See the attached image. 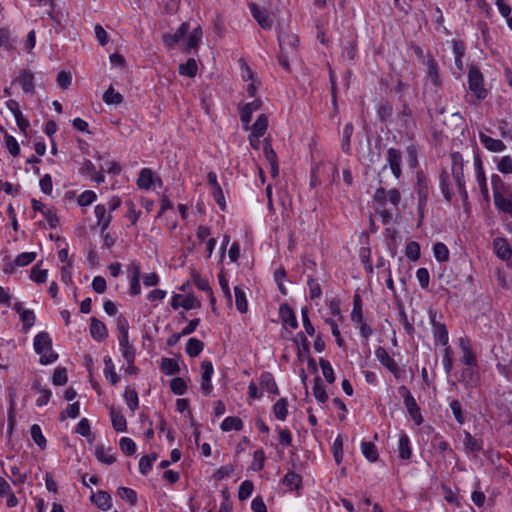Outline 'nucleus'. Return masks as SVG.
I'll use <instances>...</instances> for the list:
<instances>
[{"label": "nucleus", "instance_id": "obj_1", "mask_svg": "<svg viewBox=\"0 0 512 512\" xmlns=\"http://www.w3.org/2000/svg\"><path fill=\"white\" fill-rule=\"evenodd\" d=\"M280 53L278 55L279 65L286 71H290L289 58L297 54L298 36L290 31H281L278 35Z\"/></svg>", "mask_w": 512, "mask_h": 512}, {"label": "nucleus", "instance_id": "obj_2", "mask_svg": "<svg viewBox=\"0 0 512 512\" xmlns=\"http://www.w3.org/2000/svg\"><path fill=\"white\" fill-rule=\"evenodd\" d=\"M34 350L40 355L42 365L51 364L58 359V354L52 350V339L45 331L38 333L34 338Z\"/></svg>", "mask_w": 512, "mask_h": 512}, {"label": "nucleus", "instance_id": "obj_3", "mask_svg": "<svg viewBox=\"0 0 512 512\" xmlns=\"http://www.w3.org/2000/svg\"><path fill=\"white\" fill-rule=\"evenodd\" d=\"M468 87L471 96L477 101L484 100L488 95V90L484 86V76L476 66H471L468 72Z\"/></svg>", "mask_w": 512, "mask_h": 512}, {"label": "nucleus", "instance_id": "obj_4", "mask_svg": "<svg viewBox=\"0 0 512 512\" xmlns=\"http://www.w3.org/2000/svg\"><path fill=\"white\" fill-rule=\"evenodd\" d=\"M416 192L418 195V213L420 218L424 217V209L427 204L429 195L430 183L425 174L422 171H418L417 175Z\"/></svg>", "mask_w": 512, "mask_h": 512}, {"label": "nucleus", "instance_id": "obj_5", "mask_svg": "<svg viewBox=\"0 0 512 512\" xmlns=\"http://www.w3.org/2000/svg\"><path fill=\"white\" fill-rule=\"evenodd\" d=\"M373 199L376 203L382 206L388 201L396 210H398L399 203L401 201V193L396 188L387 191L385 188L380 187L375 191Z\"/></svg>", "mask_w": 512, "mask_h": 512}, {"label": "nucleus", "instance_id": "obj_6", "mask_svg": "<svg viewBox=\"0 0 512 512\" xmlns=\"http://www.w3.org/2000/svg\"><path fill=\"white\" fill-rule=\"evenodd\" d=\"M375 356L378 361L394 375L395 378H401L402 371L384 347H378L375 350Z\"/></svg>", "mask_w": 512, "mask_h": 512}, {"label": "nucleus", "instance_id": "obj_7", "mask_svg": "<svg viewBox=\"0 0 512 512\" xmlns=\"http://www.w3.org/2000/svg\"><path fill=\"white\" fill-rule=\"evenodd\" d=\"M250 12L261 28L270 30L273 26V19L266 10H262L256 3L249 4Z\"/></svg>", "mask_w": 512, "mask_h": 512}, {"label": "nucleus", "instance_id": "obj_8", "mask_svg": "<svg viewBox=\"0 0 512 512\" xmlns=\"http://www.w3.org/2000/svg\"><path fill=\"white\" fill-rule=\"evenodd\" d=\"M214 373L213 364L211 361L204 360L201 363V390L205 395H209L212 391L211 378Z\"/></svg>", "mask_w": 512, "mask_h": 512}, {"label": "nucleus", "instance_id": "obj_9", "mask_svg": "<svg viewBox=\"0 0 512 512\" xmlns=\"http://www.w3.org/2000/svg\"><path fill=\"white\" fill-rule=\"evenodd\" d=\"M171 306L173 309L182 307L185 310H190L193 308H199L200 302L192 295L174 294L172 297Z\"/></svg>", "mask_w": 512, "mask_h": 512}, {"label": "nucleus", "instance_id": "obj_10", "mask_svg": "<svg viewBox=\"0 0 512 512\" xmlns=\"http://www.w3.org/2000/svg\"><path fill=\"white\" fill-rule=\"evenodd\" d=\"M480 379V375L478 372L477 366H465L462 369L460 375V382H462L466 387H476Z\"/></svg>", "mask_w": 512, "mask_h": 512}, {"label": "nucleus", "instance_id": "obj_11", "mask_svg": "<svg viewBox=\"0 0 512 512\" xmlns=\"http://www.w3.org/2000/svg\"><path fill=\"white\" fill-rule=\"evenodd\" d=\"M387 161L393 175L398 179L401 176V162L402 153L400 150L395 148H389L387 150Z\"/></svg>", "mask_w": 512, "mask_h": 512}, {"label": "nucleus", "instance_id": "obj_12", "mask_svg": "<svg viewBox=\"0 0 512 512\" xmlns=\"http://www.w3.org/2000/svg\"><path fill=\"white\" fill-rule=\"evenodd\" d=\"M459 346L462 351L461 362L465 366H477V358L470 346L469 340H467L466 338H460Z\"/></svg>", "mask_w": 512, "mask_h": 512}, {"label": "nucleus", "instance_id": "obj_13", "mask_svg": "<svg viewBox=\"0 0 512 512\" xmlns=\"http://www.w3.org/2000/svg\"><path fill=\"white\" fill-rule=\"evenodd\" d=\"M32 208L34 211L40 212L46 218L51 228H55L57 226L59 219L52 209L48 208L45 204L36 199H32Z\"/></svg>", "mask_w": 512, "mask_h": 512}, {"label": "nucleus", "instance_id": "obj_14", "mask_svg": "<svg viewBox=\"0 0 512 512\" xmlns=\"http://www.w3.org/2000/svg\"><path fill=\"white\" fill-rule=\"evenodd\" d=\"M474 167H475V174H476V180L478 183V186L480 188V191L484 198L488 199L489 192H488V186L486 181V176L484 172V168L482 165V161L479 156H476L474 159Z\"/></svg>", "mask_w": 512, "mask_h": 512}, {"label": "nucleus", "instance_id": "obj_15", "mask_svg": "<svg viewBox=\"0 0 512 512\" xmlns=\"http://www.w3.org/2000/svg\"><path fill=\"white\" fill-rule=\"evenodd\" d=\"M450 158L452 163V176L455 183L465 181L463 171L464 161L462 155L459 152H454L451 154Z\"/></svg>", "mask_w": 512, "mask_h": 512}, {"label": "nucleus", "instance_id": "obj_16", "mask_svg": "<svg viewBox=\"0 0 512 512\" xmlns=\"http://www.w3.org/2000/svg\"><path fill=\"white\" fill-rule=\"evenodd\" d=\"M268 127V118L266 115L261 114L252 126V132L249 136L251 146H254V138L258 139L262 137Z\"/></svg>", "mask_w": 512, "mask_h": 512}, {"label": "nucleus", "instance_id": "obj_17", "mask_svg": "<svg viewBox=\"0 0 512 512\" xmlns=\"http://www.w3.org/2000/svg\"><path fill=\"white\" fill-rule=\"evenodd\" d=\"M279 317L284 325L296 329L298 327V321L293 309L286 303L281 304L279 308Z\"/></svg>", "mask_w": 512, "mask_h": 512}, {"label": "nucleus", "instance_id": "obj_18", "mask_svg": "<svg viewBox=\"0 0 512 512\" xmlns=\"http://www.w3.org/2000/svg\"><path fill=\"white\" fill-rule=\"evenodd\" d=\"M262 101L260 99H254L252 102L245 104L239 109L240 119L243 124L247 125L251 121L253 112L261 108Z\"/></svg>", "mask_w": 512, "mask_h": 512}, {"label": "nucleus", "instance_id": "obj_19", "mask_svg": "<svg viewBox=\"0 0 512 512\" xmlns=\"http://www.w3.org/2000/svg\"><path fill=\"white\" fill-rule=\"evenodd\" d=\"M94 212L97 218V225L100 226V232L103 233L109 227L112 220V215L107 213V208L105 205H96Z\"/></svg>", "mask_w": 512, "mask_h": 512}, {"label": "nucleus", "instance_id": "obj_20", "mask_svg": "<svg viewBox=\"0 0 512 512\" xmlns=\"http://www.w3.org/2000/svg\"><path fill=\"white\" fill-rule=\"evenodd\" d=\"M431 324L435 341L441 343L443 346H448L449 338L446 326L436 322L435 315L431 316Z\"/></svg>", "mask_w": 512, "mask_h": 512}, {"label": "nucleus", "instance_id": "obj_21", "mask_svg": "<svg viewBox=\"0 0 512 512\" xmlns=\"http://www.w3.org/2000/svg\"><path fill=\"white\" fill-rule=\"evenodd\" d=\"M263 151H264V156L270 165L271 175L273 177L278 176L279 167H278L277 155H276L275 151L273 150L270 142L267 139H265Z\"/></svg>", "mask_w": 512, "mask_h": 512}, {"label": "nucleus", "instance_id": "obj_22", "mask_svg": "<svg viewBox=\"0 0 512 512\" xmlns=\"http://www.w3.org/2000/svg\"><path fill=\"white\" fill-rule=\"evenodd\" d=\"M18 83L21 85L24 93L32 94L35 90L34 74L26 69L20 71L17 78Z\"/></svg>", "mask_w": 512, "mask_h": 512}, {"label": "nucleus", "instance_id": "obj_23", "mask_svg": "<svg viewBox=\"0 0 512 512\" xmlns=\"http://www.w3.org/2000/svg\"><path fill=\"white\" fill-rule=\"evenodd\" d=\"M90 334L96 341H103L107 338L108 332L105 324L95 317L91 318Z\"/></svg>", "mask_w": 512, "mask_h": 512}, {"label": "nucleus", "instance_id": "obj_24", "mask_svg": "<svg viewBox=\"0 0 512 512\" xmlns=\"http://www.w3.org/2000/svg\"><path fill=\"white\" fill-rule=\"evenodd\" d=\"M189 24L184 22L180 25V27L173 34H165L163 36V42L168 46L172 47L177 44L189 31Z\"/></svg>", "mask_w": 512, "mask_h": 512}, {"label": "nucleus", "instance_id": "obj_25", "mask_svg": "<svg viewBox=\"0 0 512 512\" xmlns=\"http://www.w3.org/2000/svg\"><path fill=\"white\" fill-rule=\"evenodd\" d=\"M91 501L101 510L107 511L112 506V498L106 491L99 490L91 495Z\"/></svg>", "mask_w": 512, "mask_h": 512}, {"label": "nucleus", "instance_id": "obj_26", "mask_svg": "<svg viewBox=\"0 0 512 512\" xmlns=\"http://www.w3.org/2000/svg\"><path fill=\"white\" fill-rule=\"evenodd\" d=\"M294 341L298 345L297 357L303 361L310 356V343L302 332L297 333Z\"/></svg>", "mask_w": 512, "mask_h": 512}, {"label": "nucleus", "instance_id": "obj_27", "mask_svg": "<svg viewBox=\"0 0 512 512\" xmlns=\"http://www.w3.org/2000/svg\"><path fill=\"white\" fill-rule=\"evenodd\" d=\"M425 65L427 67V78L433 83V85L439 86L441 84V79L438 64L435 59L429 55L425 61Z\"/></svg>", "mask_w": 512, "mask_h": 512}, {"label": "nucleus", "instance_id": "obj_28", "mask_svg": "<svg viewBox=\"0 0 512 512\" xmlns=\"http://www.w3.org/2000/svg\"><path fill=\"white\" fill-rule=\"evenodd\" d=\"M479 139L481 143L484 145V147L491 152H501L506 148L503 141L499 139H494L484 133L479 134Z\"/></svg>", "mask_w": 512, "mask_h": 512}, {"label": "nucleus", "instance_id": "obj_29", "mask_svg": "<svg viewBox=\"0 0 512 512\" xmlns=\"http://www.w3.org/2000/svg\"><path fill=\"white\" fill-rule=\"evenodd\" d=\"M404 405L410 415V417L413 419V421L417 424V425H420L423 423V417L420 413V407L418 406L416 400L414 397H408V399H406L404 401Z\"/></svg>", "mask_w": 512, "mask_h": 512}, {"label": "nucleus", "instance_id": "obj_30", "mask_svg": "<svg viewBox=\"0 0 512 512\" xmlns=\"http://www.w3.org/2000/svg\"><path fill=\"white\" fill-rule=\"evenodd\" d=\"M493 197L496 208L512 217V194L506 197L502 193H495Z\"/></svg>", "mask_w": 512, "mask_h": 512}, {"label": "nucleus", "instance_id": "obj_31", "mask_svg": "<svg viewBox=\"0 0 512 512\" xmlns=\"http://www.w3.org/2000/svg\"><path fill=\"white\" fill-rule=\"evenodd\" d=\"M110 417L113 429L116 432H124L127 429V421L126 418L122 415V413L115 409L114 407L110 408Z\"/></svg>", "mask_w": 512, "mask_h": 512}, {"label": "nucleus", "instance_id": "obj_32", "mask_svg": "<svg viewBox=\"0 0 512 512\" xmlns=\"http://www.w3.org/2000/svg\"><path fill=\"white\" fill-rule=\"evenodd\" d=\"M463 445L468 451L477 454L483 449V444L480 439H476L471 433L464 431Z\"/></svg>", "mask_w": 512, "mask_h": 512}, {"label": "nucleus", "instance_id": "obj_33", "mask_svg": "<svg viewBox=\"0 0 512 512\" xmlns=\"http://www.w3.org/2000/svg\"><path fill=\"white\" fill-rule=\"evenodd\" d=\"M494 249L496 252V255L502 259L507 260L512 255V249L510 248L509 244L506 240L498 238L494 240Z\"/></svg>", "mask_w": 512, "mask_h": 512}, {"label": "nucleus", "instance_id": "obj_34", "mask_svg": "<svg viewBox=\"0 0 512 512\" xmlns=\"http://www.w3.org/2000/svg\"><path fill=\"white\" fill-rule=\"evenodd\" d=\"M398 450H399V457L403 460H408L411 458L412 451L410 448V439L406 433H401L399 437V444H398Z\"/></svg>", "mask_w": 512, "mask_h": 512}, {"label": "nucleus", "instance_id": "obj_35", "mask_svg": "<svg viewBox=\"0 0 512 512\" xmlns=\"http://www.w3.org/2000/svg\"><path fill=\"white\" fill-rule=\"evenodd\" d=\"M111 448L105 449L103 445H99L95 449V457L98 461L107 464L112 465L116 461V457L110 453Z\"/></svg>", "mask_w": 512, "mask_h": 512}, {"label": "nucleus", "instance_id": "obj_36", "mask_svg": "<svg viewBox=\"0 0 512 512\" xmlns=\"http://www.w3.org/2000/svg\"><path fill=\"white\" fill-rule=\"evenodd\" d=\"M202 36V29L200 26H198L190 33L186 43L185 52L190 53L192 49H197L202 39Z\"/></svg>", "mask_w": 512, "mask_h": 512}, {"label": "nucleus", "instance_id": "obj_37", "mask_svg": "<svg viewBox=\"0 0 512 512\" xmlns=\"http://www.w3.org/2000/svg\"><path fill=\"white\" fill-rule=\"evenodd\" d=\"M260 385L262 388H265L267 392L272 394H278V387L277 384L272 376L271 373L265 372L261 374L260 377Z\"/></svg>", "mask_w": 512, "mask_h": 512}, {"label": "nucleus", "instance_id": "obj_38", "mask_svg": "<svg viewBox=\"0 0 512 512\" xmlns=\"http://www.w3.org/2000/svg\"><path fill=\"white\" fill-rule=\"evenodd\" d=\"M351 320L357 324L363 322L362 299L359 294H355L353 296V310L351 313Z\"/></svg>", "mask_w": 512, "mask_h": 512}, {"label": "nucleus", "instance_id": "obj_39", "mask_svg": "<svg viewBox=\"0 0 512 512\" xmlns=\"http://www.w3.org/2000/svg\"><path fill=\"white\" fill-rule=\"evenodd\" d=\"M153 183V172L149 168H143L137 179V185L140 189H149Z\"/></svg>", "mask_w": 512, "mask_h": 512}, {"label": "nucleus", "instance_id": "obj_40", "mask_svg": "<svg viewBox=\"0 0 512 512\" xmlns=\"http://www.w3.org/2000/svg\"><path fill=\"white\" fill-rule=\"evenodd\" d=\"M361 451L368 461L376 462L378 460V450L372 442L363 441L361 443Z\"/></svg>", "mask_w": 512, "mask_h": 512}, {"label": "nucleus", "instance_id": "obj_41", "mask_svg": "<svg viewBox=\"0 0 512 512\" xmlns=\"http://www.w3.org/2000/svg\"><path fill=\"white\" fill-rule=\"evenodd\" d=\"M243 428V422L239 417H226L221 423V429L225 432L236 430L240 431Z\"/></svg>", "mask_w": 512, "mask_h": 512}, {"label": "nucleus", "instance_id": "obj_42", "mask_svg": "<svg viewBox=\"0 0 512 512\" xmlns=\"http://www.w3.org/2000/svg\"><path fill=\"white\" fill-rule=\"evenodd\" d=\"M197 63L194 58H189L186 63L179 65V73L182 76L194 77L197 74Z\"/></svg>", "mask_w": 512, "mask_h": 512}, {"label": "nucleus", "instance_id": "obj_43", "mask_svg": "<svg viewBox=\"0 0 512 512\" xmlns=\"http://www.w3.org/2000/svg\"><path fill=\"white\" fill-rule=\"evenodd\" d=\"M313 395L320 403H325L328 399V394L319 376L314 378Z\"/></svg>", "mask_w": 512, "mask_h": 512}, {"label": "nucleus", "instance_id": "obj_44", "mask_svg": "<svg viewBox=\"0 0 512 512\" xmlns=\"http://www.w3.org/2000/svg\"><path fill=\"white\" fill-rule=\"evenodd\" d=\"M105 368H104V374L106 379L110 381L112 385H116L119 381V377L117 373L115 372V367L112 362V359L109 356H106L104 358Z\"/></svg>", "mask_w": 512, "mask_h": 512}, {"label": "nucleus", "instance_id": "obj_45", "mask_svg": "<svg viewBox=\"0 0 512 512\" xmlns=\"http://www.w3.org/2000/svg\"><path fill=\"white\" fill-rule=\"evenodd\" d=\"M234 293H235V305L237 310L240 313H246L248 306H247V299L246 294L244 290L238 286L234 287Z\"/></svg>", "mask_w": 512, "mask_h": 512}, {"label": "nucleus", "instance_id": "obj_46", "mask_svg": "<svg viewBox=\"0 0 512 512\" xmlns=\"http://www.w3.org/2000/svg\"><path fill=\"white\" fill-rule=\"evenodd\" d=\"M204 348V343L197 338H190L186 344V353L190 357L198 356Z\"/></svg>", "mask_w": 512, "mask_h": 512}, {"label": "nucleus", "instance_id": "obj_47", "mask_svg": "<svg viewBox=\"0 0 512 512\" xmlns=\"http://www.w3.org/2000/svg\"><path fill=\"white\" fill-rule=\"evenodd\" d=\"M118 496L128 502L131 506H135L137 504V493L131 488L128 487H119L117 490Z\"/></svg>", "mask_w": 512, "mask_h": 512}, {"label": "nucleus", "instance_id": "obj_48", "mask_svg": "<svg viewBox=\"0 0 512 512\" xmlns=\"http://www.w3.org/2000/svg\"><path fill=\"white\" fill-rule=\"evenodd\" d=\"M283 484L289 489H298L302 484V477L294 471H289L284 476Z\"/></svg>", "mask_w": 512, "mask_h": 512}, {"label": "nucleus", "instance_id": "obj_49", "mask_svg": "<svg viewBox=\"0 0 512 512\" xmlns=\"http://www.w3.org/2000/svg\"><path fill=\"white\" fill-rule=\"evenodd\" d=\"M31 437L35 444L41 449L44 450L46 448L47 442L46 438L42 434V430L38 424H33L30 429Z\"/></svg>", "mask_w": 512, "mask_h": 512}, {"label": "nucleus", "instance_id": "obj_50", "mask_svg": "<svg viewBox=\"0 0 512 512\" xmlns=\"http://www.w3.org/2000/svg\"><path fill=\"white\" fill-rule=\"evenodd\" d=\"M103 101L108 105H118L122 103L123 96L114 90L112 86H110L103 95Z\"/></svg>", "mask_w": 512, "mask_h": 512}, {"label": "nucleus", "instance_id": "obj_51", "mask_svg": "<svg viewBox=\"0 0 512 512\" xmlns=\"http://www.w3.org/2000/svg\"><path fill=\"white\" fill-rule=\"evenodd\" d=\"M288 402L285 398H280L273 406L275 417L284 421L288 414Z\"/></svg>", "mask_w": 512, "mask_h": 512}, {"label": "nucleus", "instance_id": "obj_52", "mask_svg": "<svg viewBox=\"0 0 512 512\" xmlns=\"http://www.w3.org/2000/svg\"><path fill=\"white\" fill-rule=\"evenodd\" d=\"M161 370L166 375H174V374L179 373L180 367H179L178 363L174 359L162 358V360H161Z\"/></svg>", "mask_w": 512, "mask_h": 512}, {"label": "nucleus", "instance_id": "obj_53", "mask_svg": "<svg viewBox=\"0 0 512 512\" xmlns=\"http://www.w3.org/2000/svg\"><path fill=\"white\" fill-rule=\"evenodd\" d=\"M33 389L40 393V396L36 400V405L42 407L46 405L51 397V391L49 389L42 388L39 382L33 384Z\"/></svg>", "mask_w": 512, "mask_h": 512}, {"label": "nucleus", "instance_id": "obj_54", "mask_svg": "<svg viewBox=\"0 0 512 512\" xmlns=\"http://www.w3.org/2000/svg\"><path fill=\"white\" fill-rule=\"evenodd\" d=\"M353 131H354V127H353L352 123H347L344 126L341 147H342L343 152H345L347 154H349L350 150H351L350 139L353 134Z\"/></svg>", "mask_w": 512, "mask_h": 512}, {"label": "nucleus", "instance_id": "obj_55", "mask_svg": "<svg viewBox=\"0 0 512 512\" xmlns=\"http://www.w3.org/2000/svg\"><path fill=\"white\" fill-rule=\"evenodd\" d=\"M124 398L126 400V403L129 407V409L134 412L139 407V398L138 393L134 389L126 388L124 393Z\"/></svg>", "mask_w": 512, "mask_h": 512}, {"label": "nucleus", "instance_id": "obj_56", "mask_svg": "<svg viewBox=\"0 0 512 512\" xmlns=\"http://www.w3.org/2000/svg\"><path fill=\"white\" fill-rule=\"evenodd\" d=\"M319 364L322 369V374H323L325 380L329 384L334 383L335 382V374H334V370H333L330 362L324 358H320Z\"/></svg>", "mask_w": 512, "mask_h": 512}, {"label": "nucleus", "instance_id": "obj_57", "mask_svg": "<svg viewBox=\"0 0 512 512\" xmlns=\"http://www.w3.org/2000/svg\"><path fill=\"white\" fill-rule=\"evenodd\" d=\"M433 253L436 260L439 262H446L449 260V250L447 246L442 242L434 244Z\"/></svg>", "mask_w": 512, "mask_h": 512}, {"label": "nucleus", "instance_id": "obj_58", "mask_svg": "<svg viewBox=\"0 0 512 512\" xmlns=\"http://www.w3.org/2000/svg\"><path fill=\"white\" fill-rule=\"evenodd\" d=\"M398 117L403 122L405 128H409L411 125H414V121L412 120V110L407 103L402 105V109L399 111Z\"/></svg>", "mask_w": 512, "mask_h": 512}, {"label": "nucleus", "instance_id": "obj_59", "mask_svg": "<svg viewBox=\"0 0 512 512\" xmlns=\"http://www.w3.org/2000/svg\"><path fill=\"white\" fill-rule=\"evenodd\" d=\"M20 319L23 323L22 330L27 332L35 324L36 316L32 310L27 309L21 313Z\"/></svg>", "mask_w": 512, "mask_h": 512}, {"label": "nucleus", "instance_id": "obj_60", "mask_svg": "<svg viewBox=\"0 0 512 512\" xmlns=\"http://www.w3.org/2000/svg\"><path fill=\"white\" fill-rule=\"evenodd\" d=\"M121 451L127 455L132 456L136 452V444L129 437H122L119 441Z\"/></svg>", "mask_w": 512, "mask_h": 512}, {"label": "nucleus", "instance_id": "obj_61", "mask_svg": "<svg viewBox=\"0 0 512 512\" xmlns=\"http://www.w3.org/2000/svg\"><path fill=\"white\" fill-rule=\"evenodd\" d=\"M450 408H451V411H452V413H453V415H454L455 420H456L460 425L464 424V423H465L466 418H465V415H464V413H463V411H462V405H461V403L459 402V400H456V399L452 400V401L450 402Z\"/></svg>", "mask_w": 512, "mask_h": 512}, {"label": "nucleus", "instance_id": "obj_62", "mask_svg": "<svg viewBox=\"0 0 512 512\" xmlns=\"http://www.w3.org/2000/svg\"><path fill=\"white\" fill-rule=\"evenodd\" d=\"M405 254L411 261H417L420 258V245L416 241H411L406 245Z\"/></svg>", "mask_w": 512, "mask_h": 512}, {"label": "nucleus", "instance_id": "obj_63", "mask_svg": "<svg viewBox=\"0 0 512 512\" xmlns=\"http://www.w3.org/2000/svg\"><path fill=\"white\" fill-rule=\"evenodd\" d=\"M170 388L174 394L183 395L187 390V385L183 378L176 377L171 380Z\"/></svg>", "mask_w": 512, "mask_h": 512}, {"label": "nucleus", "instance_id": "obj_64", "mask_svg": "<svg viewBox=\"0 0 512 512\" xmlns=\"http://www.w3.org/2000/svg\"><path fill=\"white\" fill-rule=\"evenodd\" d=\"M36 258L35 252H24L19 254L16 259L14 260V263L16 266L24 267L32 263Z\"/></svg>", "mask_w": 512, "mask_h": 512}]
</instances>
